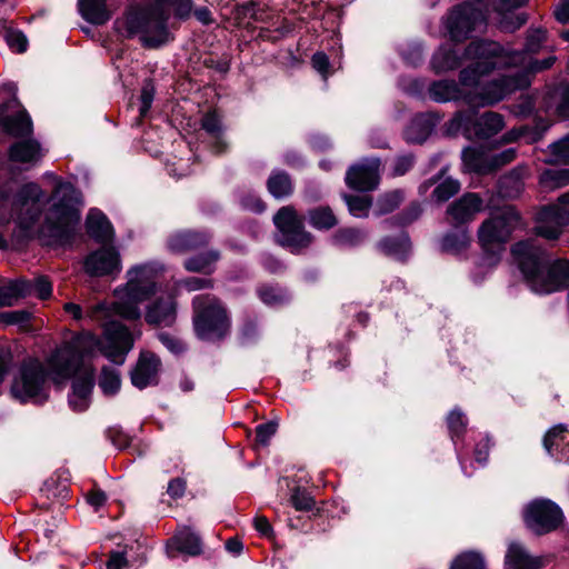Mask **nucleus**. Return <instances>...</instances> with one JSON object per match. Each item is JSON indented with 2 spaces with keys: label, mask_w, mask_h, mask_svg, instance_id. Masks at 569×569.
<instances>
[{
  "label": "nucleus",
  "mask_w": 569,
  "mask_h": 569,
  "mask_svg": "<svg viewBox=\"0 0 569 569\" xmlns=\"http://www.w3.org/2000/svg\"><path fill=\"white\" fill-rule=\"evenodd\" d=\"M81 17L90 23L103 24L111 18L106 0H78Z\"/></svg>",
  "instance_id": "29"
},
{
  "label": "nucleus",
  "mask_w": 569,
  "mask_h": 569,
  "mask_svg": "<svg viewBox=\"0 0 569 569\" xmlns=\"http://www.w3.org/2000/svg\"><path fill=\"white\" fill-rule=\"evenodd\" d=\"M177 318V302L171 295L160 296L146 306L144 319L151 326L170 327Z\"/></svg>",
  "instance_id": "20"
},
{
  "label": "nucleus",
  "mask_w": 569,
  "mask_h": 569,
  "mask_svg": "<svg viewBox=\"0 0 569 569\" xmlns=\"http://www.w3.org/2000/svg\"><path fill=\"white\" fill-rule=\"evenodd\" d=\"M277 427L278 425L273 421L259 425L256 429L258 442L263 446L268 445L271 437L276 433Z\"/></svg>",
  "instance_id": "57"
},
{
  "label": "nucleus",
  "mask_w": 569,
  "mask_h": 569,
  "mask_svg": "<svg viewBox=\"0 0 569 569\" xmlns=\"http://www.w3.org/2000/svg\"><path fill=\"white\" fill-rule=\"evenodd\" d=\"M51 377L49 361L47 368L38 360L23 362L13 377L11 395L21 402H43L49 397V380Z\"/></svg>",
  "instance_id": "8"
},
{
  "label": "nucleus",
  "mask_w": 569,
  "mask_h": 569,
  "mask_svg": "<svg viewBox=\"0 0 569 569\" xmlns=\"http://www.w3.org/2000/svg\"><path fill=\"white\" fill-rule=\"evenodd\" d=\"M541 559L531 556L521 543H509L505 556V569H541Z\"/></svg>",
  "instance_id": "25"
},
{
  "label": "nucleus",
  "mask_w": 569,
  "mask_h": 569,
  "mask_svg": "<svg viewBox=\"0 0 569 569\" xmlns=\"http://www.w3.org/2000/svg\"><path fill=\"white\" fill-rule=\"evenodd\" d=\"M4 130L14 137H24L32 133V121L26 110L3 120Z\"/></svg>",
  "instance_id": "34"
},
{
  "label": "nucleus",
  "mask_w": 569,
  "mask_h": 569,
  "mask_svg": "<svg viewBox=\"0 0 569 569\" xmlns=\"http://www.w3.org/2000/svg\"><path fill=\"white\" fill-rule=\"evenodd\" d=\"M167 12L160 7H131L121 20L116 22L119 32L127 37H139L142 44L157 48L167 43Z\"/></svg>",
  "instance_id": "6"
},
{
  "label": "nucleus",
  "mask_w": 569,
  "mask_h": 569,
  "mask_svg": "<svg viewBox=\"0 0 569 569\" xmlns=\"http://www.w3.org/2000/svg\"><path fill=\"white\" fill-rule=\"evenodd\" d=\"M127 567L128 560L123 552H111L109 560L107 562V569H126Z\"/></svg>",
  "instance_id": "62"
},
{
  "label": "nucleus",
  "mask_w": 569,
  "mask_h": 569,
  "mask_svg": "<svg viewBox=\"0 0 569 569\" xmlns=\"http://www.w3.org/2000/svg\"><path fill=\"white\" fill-rule=\"evenodd\" d=\"M209 239V234L200 231H177L169 237L168 249L172 253L181 254L207 244Z\"/></svg>",
  "instance_id": "24"
},
{
  "label": "nucleus",
  "mask_w": 569,
  "mask_h": 569,
  "mask_svg": "<svg viewBox=\"0 0 569 569\" xmlns=\"http://www.w3.org/2000/svg\"><path fill=\"white\" fill-rule=\"evenodd\" d=\"M346 203L353 217H366L371 207V199L368 196H346Z\"/></svg>",
  "instance_id": "44"
},
{
  "label": "nucleus",
  "mask_w": 569,
  "mask_h": 569,
  "mask_svg": "<svg viewBox=\"0 0 569 569\" xmlns=\"http://www.w3.org/2000/svg\"><path fill=\"white\" fill-rule=\"evenodd\" d=\"M220 256L218 251H209L199 256L188 258L183 266L190 272H200L209 274L213 272L214 266Z\"/></svg>",
  "instance_id": "35"
},
{
  "label": "nucleus",
  "mask_w": 569,
  "mask_h": 569,
  "mask_svg": "<svg viewBox=\"0 0 569 569\" xmlns=\"http://www.w3.org/2000/svg\"><path fill=\"white\" fill-rule=\"evenodd\" d=\"M380 160L378 158L365 159L352 166L346 176L347 184L356 190L369 191L379 183Z\"/></svg>",
  "instance_id": "19"
},
{
  "label": "nucleus",
  "mask_w": 569,
  "mask_h": 569,
  "mask_svg": "<svg viewBox=\"0 0 569 569\" xmlns=\"http://www.w3.org/2000/svg\"><path fill=\"white\" fill-rule=\"evenodd\" d=\"M6 41L8 46L16 52H23L27 50V38L20 31L9 30L6 34Z\"/></svg>",
  "instance_id": "55"
},
{
  "label": "nucleus",
  "mask_w": 569,
  "mask_h": 569,
  "mask_svg": "<svg viewBox=\"0 0 569 569\" xmlns=\"http://www.w3.org/2000/svg\"><path fill=\"white\" fill-rule=\"evenodd\" d=\"M258 296L267 306H278L287 300L286 293L273 286H261L258 289Z\"/></svg>",
  "instance_id": "46"
},
{
  "label": "nucleus",
  "mask_w": 569,
  "mask_h": 569,
  "mask_svg": "<svg viewBox=\"0 0 569 569\" xmlns=\"http://www.w3.org/2000/svg\"><path fill=\"white\" fill-rule=\"evenodd\" d=\"M159 6H168L173 10V13L179 19H187L190 17L193 8L192 0H156Z\"/></svg>",
  "instance_id": "50"
},
{
  "label": "nucleus",
  "mask_w": 569,
  "mask_h": 569,
  "mask_svg": "<svg viewBox=\"0 0 569 569\" xmlns=\"http://www.w3.org/2000/svg\"><path fill=\"white\" fill-rule=\"evenodd\" d=\"M471 126L477 137L490 138L503 129L505 121L501 114L491 111L485 112L475 122L470 113L459 112L450 120L449 130L470 133Z\"/></svg>",
  "instance_id": "14"
},
{
  "label": "nucleus",
  "mask_w": 569,
  "mask_h": 569,
  "mask_svg": "<svg viewBox=\"0 0 569 569\" xmlns=\"http://www.w3.org/2000/svg\"><path fill=\"white\" fill-rule=\"evenodd\" d=\"M160 360L151 352H142L140 358L131 371V382L139 389L156 385L158 381V372Z\"/></svg>",
  "instance_id": "21"
},
{
  "label": "nucleus",
  "mask_w": 569,
  "mask_h": 569,
  "mask_svg": "<svg viewBox=\"0 0 569 569\" xmlns=\"http://www.w3.org/2000/svg\"><path fill=\"white\" fill-rule=\"evenodd\" d=\"M567 439V428L563 425H557L550 428L545 438H543V447L548 455L556 456L558 451L561 450V446Z\"/></svg>",
  "instance_id": "39"
},
{
  "label": "nucleus",
  "mask_w": 569,
  "mask_h": 569,
  "mask_svg": "<svg viewBox=\"0 0 569 569\" xmlns=\"http://www.w3.org/2000/svg\"><path fill=\"white\" fill-rule=\"evenodd\" d=\"M273 222L279 231L278 241L292 252H300L312 242V237L303 230L300 219L293 208L282 207L273 217Z\"/></svg>",
  "instance_id": "12"
},
{
  "label": "nucleus",
  "mask_w": 569,
  "mask_h": 569,
  "mask_svg": "<svg viewBox=\"0 0 569 569\" xmlns=\"http://www.w3.org/2000/svg\"><path fill=\"white\" fill-rule=\"evenodd\" d=\"M557 113L559 117L569 118V87L561 90V101L557 106Z\"/></svg>",
  "instance_id": "64"
},
{
  "label": "nucleus",
  "mask_w": 569,
  "mask_h": 569,
  "mask_svg": "<svg viewBox=\"0 0 569 569\" xmlns=\"http://www.w3.org/2000/svg\"><path fill=\"white\" fill-rule=\"evenodd\" d=\"M367 238V233L359 229H340L338 230L333 237L332 241L338 247H356L361 244Z\"/></svg>",
  "instance_id": "40"
},
{
  "label": "nucleus",
  "mask_w": 569,
  "mask_h": 569,
  "mask_svg": "<svg viewBox=\"0 0 569 569\" xmlns=\"http://www.w3.org/2000/svg\"><path fill=\"white\" fill-rule=\"evenodd\" d=\"M98 385L104 396H114L121 387L119 371L109 367L102 368Z\"/></svg>",
  "instance_id": "41"
},
{
  "label": "nucleus",
  "mask_w": 569,
  "mask_h": 569,
  "mask_svg": "<svg viewBox=\"0 0 569 569\" xmlns=\"http://www.w3.org/2000/svg\"><path fill=\"white\" fill-rule=\"evenodd\" d=\"M379 248L385 254L402 260L410 251V241L407 234L400 233L397 238H385L381 240Z\"/></svg>",
  "instance_id": "33"
},
{
  "label": "nucleus",
  "mask_w": 569,
  "mask_h": 569,
  "mask_svg": "<svg viewBox=\"0 0 569 569\" xmlns=\"http://www.w3.org/2000/svg\"><path fill=\"white\" fill-rule=\"evenodd\" d=\"M518 223L519 216L510 206H503L492 211L489 218L479 226L477 232L483 251L497 259Z\"/></svg>",
  "instance_id": "7"
},
{
  "label": "nucleus",
  "mask_w": 569,
  "mask_h": 569,
  "mask_svg": "<svg viewBox=\"0 0 569 569\" xmlns=\"http://www.w3.org/2000/svg\"><path fill=\"white\" fill-rule=\"evenodd\" d=\"M460 189V183L451 178L445 179L433 190V197L437 201L443 202L455 196Z\"/></svg>",
  "instance_id": "48"
},
{
  "label": "nucleus",
  "mask_w": 569,
  "mask_h": 569,
  "mask_svg": "<svg viewBox=\"0 0 569 569\" xmlns=\"http://www.w3.org/2000/svg\"><path fill=\"white\" fill-rule=\"evenodd\" d=\"M48 176L56 180V187L39 233L49 246H66L79 232L81 194L72 183L56 179L53 174Z\"/></svg>",
  "instance_id": "4"
},
{
  "label": "nucleus",
  "mask_w": 569,
  "mask_h": 569,
  "mask_svg": "<svg viewBox=\"0 0 569 569\" xmlns=\"http://www.w3.org/2000/svg\"><path fill=\"white\" fill-rule=\"evenodd\" d=\"M413 163V158L411 156H401L396 159L393 164V173L396 176L405 174Z\"/></svg>",
  "instance_id": "63"
},
{
  "label": "nucleus",
  "mask_w": 569,
  "mask_h": 569,
  "mask_svg": "<svg viewBox=\"0 0 569 569\" xmlns=\"http://www.w3.org/2000/svg\"><path fill=\"white\" fill-rule=\"evenodd\" d=\"M31 318V313L27 310L4 311L0 313V322L4 325H17L24 329Z\"/></svg>",
  "instance_id": "52"
},
{
  "label": "nucleus",
  "mask_w": 569,
  "mask_h": 569,
  "mask_svg": "<svg viewBox=\"0 0 569 569\" xmlns=\"http://www.w3.org/2000/svg\"><path fill=\"white\" fill-rule=\"evenodd\" d=\"M432 130V118L428 114H418L406 129L405 136L410 142H423Z\"/></svg>",
  "instance_id": "32"
},
{
  "label": "nucleus",
  "mask_w": 569,
  "mask_h": 569,
  "mask_svg": "<svg viewBox=\"0 0 569 569\" xmlns=\"http://www.w3.org/2000/svg\"><path fill=\"white\" fill-rule=\"evenodd\" d=\"M30 284L29 296L34 295L40 299H47L52 293V286L44 277H38L33 281H28Z\"/></svg>",
  "instance_id": "53"
},
{
  "label": "nucleus",
  "mask_w": 569,
  "mask_h": 569,
  "mask_svg": "<svg viewBox=\"0 0 569 569\" xmlns=\"http://www.w3.org/2000/svg\"><path fill=\"white\" fill-rule=\"evenodd\" d=\"M193 325L197 336L203 340L222 338L229 330L230 322L220 301L210 295H199L192 300Z\"/></svg>",
  "instance_id": "10"
},
{
  "label": "nucleus",
  "mask_w": 569,
  "mask_h": 569,
  "mask_svg": "<svg viewBox=\"0 0 569 569\" xmlns=\"http://www.w3.org/2000/svg\"><path fill=\"white\" fill-rule=\"evenodd\" d=\"M179 286L184 287L188 291H197L204 288H211L212 281L210 279L191 277L179 282Z\"/></svg>",
  "instance_id": "61"
},
{
  "label": "nucleus",
  "mask_w": 569,
  "mask_h": 569,
  "mask_svg": "<svg viewBox=\"0 0 569 569\" xmlns=\"http://www.w3.org/2000/svg\"><path fill=\"white\" fill-rule=\"evenodd\" d=\"M153 96H154L153 86L150 82L146 83L142 87L141 96H140L141 106H140L139 111H140L141 117H144L148 113V111L152 104V101H153Z\"/></svg>",
  "instance_id": "58"
},
{
  "label": "nucleus",
  "mask_w": 569,
  "mask_h": 569,
  "mask_svg": "<svg viewBox=\"0 0 569 569\" xmlns=\"http://www.w3.org/2000/svg\"><path fill=\"white\" fill-rule=\"evenodd\" d=\"M526 526L536 535L548 533L562 521L560 508L549 499H535L523 510Z\"/></svg>",
  "instance_id": "13"
},
{
  "label": "nucleus",
  "mask_w": 569,
  "mask_h": 569,
  "mask_svg": "<svg viewBox=\"0 0 569 569\" xmlns=\"http://www.w3.org/2000/svg\"><path fill=\"white\" fill-rule=\"evenodd\" d=\"M450 569H487V566L480 552L465 551L451 561Z\"/></svg>",
  "instance_id": "37"
},
{
  "label": "nucleus",
  "mask_w": 569,
  "mask_h": 569,
  "mask_svg": "<svg viewBox=\"0 0 569 569\" xmlns=\"http://www.w3.org/2000/svg\"><path fill=\"white\" fill-rule=\"evenodd\" d=\"M87 232L99 242L113 239V229L108 218L98 209H91L86 220Z\"/></svg>",
  "instance_id": "27"
},
{
  "label": "nucleus",
  "mask_w": 569,
  "mask_h": 569,
  "mask_svg": "<svg viewBox=\"0 0 569 569\" xmlns=\"http://www.w3.org/2000/svg\"><path fill=\"white\" fill-rule=\"evenodd\" d=\"M483 208L482 199L476 193H466L451 203L447 213L453 223H466L475 218Z\"/></svg>",
  "instance_id": "23"
},
{
  "label": "nucleus",
  "mask_w": 569,
  "mask_h": 569,
  "mask_svg": "<svg viewBox=\"0 0 569 569\" xmlns=\"http://www.w3.org/2000/svg\"><path fill=\"white\" fill-rule=\"evenodd\" d=\"M30 291L29 282L23 279L0 284V307L13 306L19 299L29 296Z\"/></svg>",
  "instance_id": "31"
},
{
  "label": "nucleus",
  "mask_w": 569,
  "mask_h": 569,
  "mask_svg": "<svg viewBox=\"0 0 569 569\" xmlns=\"http://www.w3.org/2000/svg\"><path fill=\"white\" fill-rule=\"evenodd\" d=\"M43 198V191L37 183L24 184L14 200L17 210V222L24 229L30 230L40 217V200Z\"/></svg>",
  "instance_id": "15"
},
{
  "label": "nucleus",
  "mask_w": 569,
  "mask_h": 569,
  "mask_svg": "<svg viewBox=\"0 0 569 569\" xmlns=\"http://www.w3.org/2000/svg\"><path fill=\"white\" fill-rule=\"evenodd\" d=\"M546 191L556 190L569 184V169L545 170L539 180Z\"/></svg>",
  "instance_id": "36"
},
{
  "label": "nucleus",
  "mask_w": 569,
  "mask_h": 569,
  "mask_svg": "<svg viewBox=\"0 0 569 569\" xmlns=\"http://www.w3.org/2000/svg\"><path fill=\"white\" fill-rule=\"evenodd\" d=\"M487 13V0H466L448 13L443 27L451 40L463 41L473 32L485 30Z\"/></svg>",
  "instance_id": "9"
},
{
  "label": "nucleus",
  "mask_w": 569,
  "mask_h": 569,
  "mask_svg": "<svg viewBox=\"0 0 569 569\" xmlns=\"http://www.w3.org/2000/svg\"><path fill=\"white\" fill-rule=\"evenodd\" d=\"M462 61H468V64L472 62L466 58V52L460 56L452 44L446 43L433 53L431 66L437 73H441L457 69Z\"/></svg>",
  "instance_id": "26"
},
{
  "label": "nucleus",
  "mask_w": 569,
  "mask_h": 569,
  "mask_svg": "<svg viewBox=\"0 0 569 569\" xmlns=\"http://www.w3.org/2000/svg\"><path fill=\"white\" fill-rule=\"evenodd\" d=\"M403 200V193L395 190L382 196L378 201V214H385L395 210Z\"/></svg>",
  "instance_id": "49"
},
{
  "label": "nucleus",
  "mask_w": 569,
  "mask_h": 569,
  "mask_svg": "<svg viewBox=\"0 0 569 569\" xmlns=\"http://www.w3.org/2000/svg\"><path fill=\"white\" fill-rule=\"evenodd\" d=\"M240 203L243 209L252 211V212H262L264 210V204L261 199L254 193H247L242 196Z\"/></svg>",
  "instance_id": "60"
},
{
  "label": "nucleus",
  "mask_w": 569,
  "mask_h": 569,
  "mask_svg": "<svg viewBox=\"0 0 569 569\" xmlns=\"http://www.w3.org/2000/svg\"><path fill=\"white\" fill-rule=\"evenodd\" d=\"M312 67L320 73L323 80H327L330 74L329 58L323 52H316L311 59Z\"/></svg>",
  "instance_id": "56"
},
{
  "label": "nucleus",
  "mask_w": 569,
  "mask_h": 569,
  "mask_svg": "<svg viewBox=\"0 0 569 569\" xmlns=\"http://www.w3.org/2000/svg\"><path fill=\"white\" fill-rule=\"evenodd\" d=\"M9 156L13 162L33 166L42 158L43 152L38 141L29 139L13 143Z\"/></svg>",
  "instance_id": "28"
},
{
  "label": "nucleus",
  "mask_w": 569,
  "mask_h": 569,
  "mask_svg": "<svg viewBox=\"0 0 569 569\" xmlns=\"http://www.w3.org/2000/svg\"><path fill=\"white\" fill-rule=\"evenodd\" d=\"M309 220L317 229H330L337 224V218L329 208H317L309 212Z\"/></svg>",
  "instance_id": "43"
},
{
  "label": "nucleus",
  "mask_w": 569,
  "mask_h": 569,
  "mask_svg": "<svg viewBox=\"0 0 569 569\" xmlns=\"http://www.w3.org/2000/svg\"><path fill=\"white\" fill-rule=\"evenodd\" d=\"M171 548H176L178 551L190 556H197L201 552V541L193 531L189 528H183L180 529L170 540L168 545V552H171ZM169 555L173 557V555Z\"/></svg>",
  "instance_id": "30"
},
{
  "label": "nucleus",
  "mask_w": 569,
  "mask_h": 569,
  "mask_svg": "<svg viewBox=\"0 0 569 569\" xmlns=\"http://www.w3.org/2000/svg\"><path fill=\"white\" fill-rule=\"evenodd\" d=\"M448 428L451 438L455 439L463 433L467 427V419L459 409H453L449 412L447 418Z\"/></svg>",
  "instance_id": "51"
},
{
  "label": "nucleus",
  "mask_w": 569,
  "mask_h": 569,
  "mask_svg": "<svg viewBox=\"0 0 569 569\" xmlns=\"http://www.w3.org/2000/svg\"><path fill=\"white\" fill-rule=\"evenodd\" d=\"M162 272L163 267L157 262H146L129 268L126 273L127 282L113 291L114 301L97 303L87 310L86 316L97 321L111 315H118L128 320L139 319L140 303L148 301L160 290Z\"/></svg>",
  "instance_id": "3"
},
{
  "label": "nucleus",
  "mask_w": 569,
  "mask_h": 569,
  "mask_svg": "<svg viewBox=\"0 0 569 569\" xmlns=\"http://www.w3.org/2000/svg\"><path fill=\"white\" fill-rule=\"evenodd\" d=\"M546 40V31L542 29L531 30L528 34L526 42V52H510L505 50L501 46V56L505 57L502 59V64L497 66L496 69L506 68L510 66H521L523 69L521 71L517 70L513 72H509L503 74L502 77L507 78V83H512L517 80L518 77L526 74L528 80L530 81V73L541 71L548 69L555 62V57H549L542 61L532 60L527 53L537 52L542 42Z\"/></svg>",
  "instance_id": "11"
},
{
  "label": "nucleus",
  "mask_w": 569,
  "mask_h": 569,
  "mask_svg": "<svg viewBox=\"0 0 569 569\" xmlns=\"http://www.w3.org/2000/svg\"><path fill=\"white\" fill-rule=\"evenodd\" d=\"M470 243V237L466 230L450 232L442 239V249L451 253L462 252Z\"/></svg>",
  "instance_id": "42"
},
{
  "label": "nucleus",
  "mask_w": 569,
  "mask_h": 569,
  "mask_svg": "<svg viewBox=\"0 0 569 569\" xmlns=\"http://www.w3.org/2000/svg\"><path fill=\"white\" fill-rule=\"evenodd\" d=\"M552 163H569V134L549 146Z\"/></svg>",
  "instance_id": "47"
},
{
  "label": "nucleus",
  "mask_w": 569,
  "mask_h": 569,
  "mask_svg": "<svg viewBox=\"0 0 569 569\" xmlns=\"http://www.w3.org/2000/svg\"><path fill=\"white\" fill-rule=\"evenodd\" d=\"M291 503L299 511H309L312 509L315 500L307 491L296 489L291 495Z\"/></svg>",
  "instance_id": "54"
},
{
  "label": "nucleus",
  "mask_w": 569,
  "mask_h": 569,
  "mask_svg": "<svg viewBox=\"0 0 569 569\" xmlns=\"http://www.w3.org/2000/svg\"><path fill=\"white\" fill-rule=\"evenodd\" d=\"M83 268L91 277L117 276L122 269L120 253L113 247L98 249L84 258Z\"/></svg>",
  "instance_id": "18"
},
{
  "label": "nucleus",
  "mask_w": 569,
  "mask_h": 569,
  "mask_svg": "<svg viewBox=\"0 0 569 569\" xmlns=\"http://www.w3.org/2000/svg\"><path fill=\"white\" fill-rule=\"evenodd\" d=\"M516 157L513 148L506 149L500 153L491 154L481 148H466L462 151V161L466 170L476 173H487L491 170L509 163Z\"/></svg>",
  "instance_id": "16"
},
{
  "label": "nucleus",
  "mask_w": 569,
  "mask_h": 569,
  "mask_svg": "<svg viewBox=\"0 0 569 569\" xmlns=\"http://www.w3.org/2000/svg\"><path fill=\"white\" fill-rule=\"evenodd\" d=\"M565 204L567 203L559 200L541 210L535 227L537 236L549 241H556L562 236L565 228L569 226V209Z\"/></svg>",
  "instance_id": "17"
},
{
  "label": "nucleus",
  "mask_w": 569,
  "mask_h": 569,
  "mask_svg": "<svg viewBox=\"0 0 569 569\" xmlns=\"http://www.w3.org/2000/svg\"><path fill=\"white\" fill-rule=\"evenodd\" d=\"M490 449V439L488 437H482L481 440L476 445L473 456L475 460L480 465L485 466L488 461Z\"/></svg>",
  "instance_id": "59"
},
{
  "label": "nucleus",
  "mask_w": 569,
  "mask_h": 569,
  "mask_svg": "<svg viewBox=\"0 0 569 569\" xmlns=\"http://www.w3.org/2000/svg\"><path fill=\"white\" fill-rule=\"evenodd\" d=\"M527 0H498L493 4L497 14V23L503 31L512 32L525 24L527 18L521 13H513V10L522 7Z\"/></svg>",
  "instance_id": "22"
},
{
  "label": "nucleus",
  "mask_w": 569,
  "mask_h": 569,
  "mask_svg": "<svg viewBox=\"0 0 569 569\" xmlns=\"http://www.w3.org/2000/svg\"><path fill=\"white\" fill-rule=\"evenodd\" d=\"M202 128L218 139L217 146L214 148L217 152H221L226 147V142L221 140L219 136L221 131V121L219 116L216 112L206 114L202 118Z\"/></svg>",
  "instance_id": "45"
},
{
  "label": "nucleus",
  "mask_w": 569,
  "mask_h": 569,
  "mask_svg": "<svg viewBox=\"0 0 569 569\" xmlns=\"http://www.w3.org/2000/svg\"><path fill=\"white\" fill-rule=\"evenodd\" d=\"M268 190L274 198H283L292 192L289 176L282 171L273 172L268 180Z\"/></svg>",
  "instance_id": "38"
},
{
  "label": "nucleus",
  "mask_w": 569,
  "mask_h": 569,
  "mask_svg": "<svg viewBox=\"0 0 569 569\" xmlns=\"http://www.w3.org/2000/svg\"><path fill=\"white\" fill-rule=\"evenodd\" d=\"M133 335L119 321L104 325L103 337L86 331L58 348L49 358L51 380L61 383L73 375L69 406L73 411H84L91 402L93 369L83 365L86 357L103 355L110 361L122 365L133 347Z\"/></svg>",
  "instance_id": "1"
},
{
  "label": "nucleus",
  "mask_w": 569,
  "mask_h": 569,
  "mask_svg": "<svg viewBox=\"0 0 569 569\" xmlns=\"http://www.w3.org/2000/svg\"><path fill=\"white\" fill-rule=\"evenodd\" d=\"M512 254L533 292L547 295L569 284V260L550 262L535 240L517 242Z\"/></svg>",
  "instance_id": "5"
},
{
  "label": "nucleus",
  "mask_w": 569,
  "mask_h": 569,
  "mask_svg": "<svg viewBox=\"0 0 569 569\" xmlns=\"http://www.w3.org/2000/svg\"><path fill=\"white\" fill-rule=\"evenodd\" d=\"M466 58L472 62L460 71L459 83L453 80H439L429 87V96L437 102L465 100L470 106H490L505 99L516 90L529 86L526 74L507 83L506 77L485 82L497 66L502 64L500 44L495 41H473L466 49Z\"/></svg>",
  "instance_id": "2"
}]
</instances>
